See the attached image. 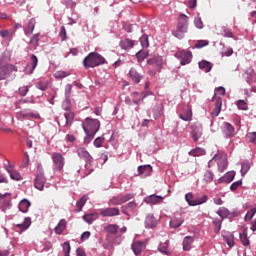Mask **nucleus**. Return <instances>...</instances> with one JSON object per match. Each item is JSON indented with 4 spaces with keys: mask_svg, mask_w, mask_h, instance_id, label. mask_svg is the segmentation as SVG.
<instances>
[{
    "mask_svg": "<svg viewBox=\"0 0 256 256\" xmlns=\"http://www.w3.org/2000/svg\"><path fill=\"white\" fill-rule=\"evenodd\" d=\"M140 43L144 49H147V47H149V36H147V34L142 35Z\"/></svg>",
    "mask_w": 256,
    "mask_h": 256,
    "instance_id": "obj_55",
    "label": "nucleus"
},
{
    "mask_svg": "<svg viewBox=\"0 0 256 256\" xmlns=\"http://www.w3.org/2000/svg\"><path fill=\"white\" fill-rule=\"evenodd\" d=\"M131 81H133V83H136V84H139L141 83V80L143 79V74L139 73V71H137V69L135 68H131L129 70V73H128Z\"/></svg>",
    "mask_w": 256,
    "mask_h": 256,
    "instance_id": "obj_20",
    "label": "nucleus"
},
{
    "mask_svg": "<svg viewBox=\"0 0 256 256\" xmlns=\"http://www.w3.org/2000/svg\"><path fill=\"white\" fill-rule=\"evenodd\" d=\"M86 133V136L84 137V145H89V143H91V141H93V139L95 138V135H97V133L95 132H88V131H84Z\"/></svg>",
    "mask_w": 256,
    "mask_h": 256,
    "instance_id": "obj_48",
    "label": "nucleus"
},
{
    "mask_svg": "<svg viewBox=\"0 0 256 256\" xmlns=\"http://www.w3.org/2000/svg\"><path fill=\"white\" fill-rule=\"evenodd\" d=\"M52 163H53V170L56 173H61L63 171V167H65V157L63 154L59 152H54L51 155Z\"/></svg>",
    "mask_w": 256,
    "mask_h": 256,
    "instance_id": "obj_4",
    "label": "nucleus"
},
{
    "mask_svg": "<svg viewBox=\"0 0 256 256\" xmlns=\"http://www.w3.org/2000/svg\"><path fill=\"white\" fill-rule=\"evenodd\" d=\"M145 225L148 229H153V227H157V219L152 214L146 216Z\"/></svg>",
    "mask_w": 256,
    "mask_h": 256,
    "instance_id": "obj_35",
    "label": "nucleus"
},
{
    "mask_svg": "<svg viewBox=\"0 0 256 256\" xmlns=\"http://www.w3.org/2000/svg\"><path fill=\"white\" fill-rule=\"evenodd\" d=\"M45 183H47L45 174H43V172L38 173L34 180V186L38 189V191H43V189H45Z\"/></svg>",
    "mask_w": 256,
    "mask_h": 256,
    "instance_id": "obj_17",
    "label": "nucleus"
},
{
    "mask_svg": "<svg viewBox=\"0 0 256 256\" xmlns=\"http://www.w3.org/2000/svg\"><path fill=\"white\" fill-rule=\"evenodd\" d=\"M101 217H119L121 211L117 207H108L100 209L99 211Z\"/></svg>",
    "mask_w": 256,
    "mask_h": 256,
    "instance_id": "obj_13",
    "label": "nucleus"
},
{
    "mask_svg": "<svg viewBox=\"0 0 256 256\" xmlns=\"http://www.w3.org/2000/svg\"><path fill=\"white\" fill-rule=\"evenodd\" d=\"M147 63L148 65H153L154 67H161V65H163V57L154 55L147 60Z\"/></svg>",
    "mask_w": 256,
    "mask_h": 256,
    "instance_id": "obj_28",
    "label": "nucleus"
},
{
    "mask_svg": "<svg viewBox=\"0 0 256 256\" xmlns=\"http://www.w3.org/2000/svg\"><path fill=\"white\" fill-rule=\"evenodd\" d=\"M225 88L223 86H220L218 88L215 89V95H220L221 97H225ZM214 97L212 98V101H215V99H217V97Z\"/></svg>",
    "mask_w": 256,
    "mask_h": 256,
    "instance_id": "obj_56",
    "label": "nucleus"
},
{
    "mask_svg": "<svg viewBox=\"0 0 256 256\" xmlns=\"http://www.w3.org/2000/svg\"><path fill=\"white\" fill-rule=\"evenodd\" d=\"M190 133L194 143H197L203 135V125L201 124H192L190 127Z\"/></svg>",
    "mask_w": 256,
    "mask_h": 256,
    "instance_id": "obj_9",
    "label": "nucleus"
},
{
    "mask_svg": "<svg viewBox=\"0 0 256 256\" xmlns=\"http://www.w3.org/2000/svg\"><path fill=\"white\" fill-rule=\"evenodd\" d=\"M183 223H185V219L183 217L174 216L170 219L169 225L171 229H179Z\"/></svg>",
    "mask_w": 256,
    "mask_h": 256,
    "instance_id": "obj_25",
    "label": "nucleus"
},
{
    "mask_svg": "<svg viewBox=\"0 0 256 256\" xmlns=\"http://www.w3.org/2000/svg\"><path fill=\"white\" fill-rule=\"evenodd\" d=\"M188 29H189V17H187V15L185 14H181L178 18L177 29L172 32V35H174L176 39H183Z\"/></svg>",
    "mask_w": 256,
    "mask_h": 256,
    "instance_id": "obj_3",
    "label": "nucleus"
},
{
    "mask_svg": "<svg viewBox=\"0 0 256 256\" xmlns=\"http://www.w3.org/2000/svg\"><path fill=\"white\" fill-rule=\"evenodd\" d=\"M223 239L228 247H235V236L233 234L223 235Z\"/></svg>",
    "mask_w": 256,
    "mask_h": 256,
    "instance_id": "obj_41",
    "label": "nucleus"
},
{
    "mask_svg": "<svg viewBox=\"0 0 256 256\" xmlns=\"http://www.w3.org/2000/svg\"><path fill=\"white\" fill-rule=\"evenodd\" d=\"M239 237L244 247H249L251 245V242L249 241V237L247 236V230H245L243 233H240Z\"/></svg>",
    "mask_w": 256,
    "mask_h": 256,
    "instance_id": "obj_40",
    "label": "nucleus"
},
{
    "mask_svg": "<svg viewBox=\"0 0 256 256\" xmlns=\"http://www.w3.org/2000/svg\"><path fill=\"white\" fill-rule=\"evenodd\" d=\"M207 201H209L207 194L196 193L194 195V207H196V205H203V203H207Z\"/></svg>",
    "mask_w": 256,
    "mask_h": 256,
    "instance_id": "obj_27",
    "label": "nucleus"
},
{
    "mask_svg": "<svg viewBox=\"0 0 256 256\" xmlns=\"http://www.w3.org/2000/svg\"><path fill=\"white\" fill-rule=\"evenodd\" d=\"M154 119H159L163 115V104H158L153 109Z\"/></svg>",
    "mask_w": 256,
    "mask_h": 256,
    "instance_id": "obj_45",
    "label": "nucleus"
},
{
    "mask_svg": "<svg viewBox=\"0 0 256 256\" xmlns=\"http://www.w3.org/2000/svg\"><path fill=\"white\" fill-rule=\"evenodd\" d=\"M72 170L74 173H77V175L81 178V179H85V177H89V175H91L93 168H89V164H85L84 169L81 168L80 165L75 164L72 167Z\"/></svg>",
    "mask_w": 256,
    "mask_h": 256,
    "instance_id": "obj_8",
    "label": "nucleus"
},
{
    "mask_svg": "<svg viewBox=\"0 0 256 256\" xmlns=\"http://www.w3.org/2000/svg\"><path fill=\"white\" fill-rule=\"evenodd\" d=\"M104 231L106 232L107 241V243L103 245L104 249H109V247H113L114 245H121V236L113 238V235H117V233H119V225L108 224L104 227Z\"/></svg>",
    "mask_w": 256,
    "mask_h": 256,
    "instance_id": "obj_1",
    "label": "nucleus"
},
{
    "mask_svg": "<svg viewBox=\"0 0 256 256\" xmlns=\"http://www.w3.org/2000/svg\"><path fill=\"white\" fill-rule=\"evenodd\" d=\"M83 131H88L90 133H97L101 128V122L97 119L86 118L82 123Z\"/></svg>",
    "mask_w": 256,
    "mask_h": 256,
    "instance_id": "obj_5",
    "label": "nucleus"
},
{
    "mask_svg": "<svg viewBox=\"0 0 256 256\" xmlns=\"http://www.w3.org/2000/svg\"><path fill=\"white\" fill-rule=\"evenodd\" d=\"M222 135L225 139L235 137V127L229 122H224L221 126Z\"/></svg>",
    "mask_w": 256,
    "mask_h": 256,
    "instance_id": "obj_10",
    "label": "nucleus"
},
{
    "mask_svg": "<svg viewBox=\"0 0 256 256\" xmlns=\"http://www.w3.org/2000/svg\"><path fill=\"white\" fill-rule=\"evenodd\" d=\"M7 171L13 181H23V177H21V174L16 170L7 169Z\"/></svg>",
    "mask_w": 256,
    "mask_h": 256,
    "instance_id": "obj_43",
    "label": "nucleus"
},
{
    "mask_svg": "<svg viewBox=\"0 0 256 256\" xmlns=\"http://www.w3.org/2000/svg\"><path fill=\"white\" fill-rule=\"evenodd\" d=\"M63 109L67 112L64 113V117L60 119L58 125H63V127H67V125H71V123H73V120L75 119V113L69 111V106L63 105Z\"/></svg>",
    "mask_w": 256,
    "mask_h": 256,
    "instance_id": "obj_7",
    "label": "nucleus"
},
{
    "mask_svg": "<svg viewBox=\"0 0 256 256\" xmlns=\"http://www.w3.org/2000/svg\"><path fill=\"white\" fill-rule=\"evenodd\" d=\"M29 207H31V202L27 199H23L18 204V209L22 213H27L29 211Z\"/></svg>",
    "mask_w": 256,
    "mask_h": 256,
    "instance_id": "obj_37",
    "label": "nucleus"
},
{
    "mask_svg": "<svg viewBox=\"0 0 256 256\" xmlns=\"http://www.w3.org/2000/svg\"><path fill=\"white\" fill-rule=\"evenodd\" d=\"M179 117L182 119V121H191L193 119V112L191 111V107H183L182 111L179 113Z\"/></svg>",
    "mask_w": 256,
    "mask_h": 256,
    "instance_id": "obj_19",
    "label": "nucleus"
},
{
    "mask_svg": "<svg viewBox=\"0 0 256 256\" xmlns=\"http://www.w3.org/2000/svg\"><path fill=\"white\" fill-rule=\"evenodd\" d=\"M217 215H219V217H221V219H225V217H227V215H229V209L222 207L219 208V210L217 211Z\"/></svg>",
    "mask_w": 256,
    "mask_h": 256,
    "instance_id": "obj_58",
    "label": "nucleus"
},
{
    "mask_svg": "<svg viewBox=\"0 0 256 256\" xmlns=\"http://www.w3.org/2000/svg\"><path fill=\"white\" fill-rule=\"evenodd\" d=\"M13 71H17V68L0 67V81H5Z\"/></svg>",
    "mask_w": 256,
    "mask_h": 256,
    "instance_id": "obj_29",
    "label": "nucleus"
},
{
    "mask_svg": "<svg viewBox=\"0 0 256 256\" xmlns=\"http://www.w3.org/2000/svg\"><path fill=\"white\" fill-rule=\"evenodd\" d=\"M185 201L190 205V207H195V195L192 192H189L185 195Z\"/></svg>",
    "mask_w": 256,
    "mask_h": 256,
    "instance_id": "obj_47",
    "label": "nucleus"
},
{
    "mask_svg": "<svg viewBox=\"0 0 256 256\" xmlns=\"http://www.w3.org/2000/svg\"><path fill=\"white\" fill-rule=\"evenodd\" d=\"M193 241H194L193 237H191V236H186V237L184 238V240H183V243H182V245H183V250H184V251H191V245H193Z\"/></svg>",
    "mask_w": 256,
    "mask_h": 256,
    "instance_id": "obj_38",
    "label": "nucleus"
},
{
    "mask_svg": "<svg viewBox=\"0 0 256 256\" xmlns=\"http://www.w3.org/2000/svg\"><path fill=\"white\" fill-rule=\"evenodd\" d=\"M145 247L146 245H145V242L143 241H135L131 245V249L135 255H141Z\"/></svg>",
    "mask_w": 256,
    "mask_h": 256,
    "instance_id": "obj_22",
    "label": "nucleus"
},
{
    "mask_svg": "<svg viewBox=\"0 0 256 256\" xmlns=\"http://www.w3.org/2000/svg\"><path fill=\"white\" fill-rule=\"evenodd\" d=\"M119 46L121 47V49H125L127 51V50L133 49V47H135V41H133L129 38H125L120 41Z\"/></svg>",
    "mask_w": 256,
    "mask_h": 256,
    "instance_id": "obj_30",
    "label": "nucleus"
},
{
    "mask_svg": "<svg viewBox=\"0 0 256 256\" xmlns=\"http://www.w3.org/2000/svg\"><path fill=\"white\" fill-rule=\"evenodd\" d=\"M255 214H256V208H253V209L249 210L247 212V214L245 215L244 220L245 221H251L253 219V217H255Z\"/></svg>",
    "mask_w": 256,
    "mask_h": 256,
    "instance_id": "obj_60",
    "label": "nucleus"
},
{
    "mask_svg": "<svg viewBox=\"0 0 256 256\" xmlns=\"http://www.w3.org/2000/svg\"><path fill=\"white\" fill-rule=\"evenodd\" d=\"M87 203V197L83 196L79 201H77L76 203V213H79V211L83 210V207H85V204Z\"/></svg>",
    "mask_w": 256,
    "mask_h": 256,
    "instance_id": "obj_50",
    "label": "nucleus"
},
{
    "mask_svg": "<svg viewBox=\"0 0 256 256\" xmlns=\"http://www.w3.org/2000/svg\"><path fill=\"white\" fill-rule=\"evenodd\" d=\"M214 159H216V161H217L218 171H220V173H223L229 165V163L227 162V157L215 156Z\"/></svg>",
    "mask_w": 256,
    "mask_h": 256,
    "instance_id": "obj_23",
    "label": "nucleus"
},
{
    "mask_svg": "<svg viewBox=\"0 0 256 256\" xmlns=\"http://www.w3.org/2000/svg\"><path fill=\"white\" fill-rule=\"evenodd\" d=\"M121 211L124 215H127V217H131V214L137 211V203H135V201L129 202L121 207Z\"/></svg>",
    "mask_w": 256,
    "mask_h": 256,
    "instance_id": "obj_18",
    "label": "nucleus"
},
{
    "mask_svg": "<svg viewBox=\"0 0 256 256\" xmlns=\"http://www.w3.org/2000/svg\"><path fill=\"white\" fill-rule=\"evenodd\" d=\"M158 251L162 253L163 255H169V244L167 243H162L158 247Z\"/></svg>",
    "mask_w": 256,
    "mask_h": 256,
    "instance_id": "obj_54",
    "label": "nucleus"
},
{
    "mask_svg": "<svg viewBox=\"0 0 256 256\" xmlns=\"http://www.w3.org/2000/svg\"><path fill=\"white\" fill-rule=\"evenodd\" d=\"M135 197L133 193L121 194L122 204L127 203V201H131Z\"/></svg>",
    "mask_w": 256,
    "mask_h": 256,
    "instance_id": "obj_59",
    "label": "nucleus"
},
{
    "mask_svg": "<svg viewBox=\"0 0 256 256\" xmlns=\"http://www.w3.org/2000/svg\"><path fill=\"white\" fill-rule=\"evenodd\" d=\"M77 154L80 159H84L86 164L93 163V156L87 151L85 147H80L77 149Z\"/></svg>",
    "mask_w": 256,
    "mask_h": 256,
    "instance_id": "obj_16",
    "label": "nucleus"
},
{
    "mask_svg": "<svg viewBox=\"0 0 256 256\" xmlns=\"http://www.w3.org/2000/svg\"><path fill=\"white\" fill-rule=\"evenodd\" d=\"M10 61H11V52L4 51L2 55H0V67L15 69V66L13 64H9Z\"/></svg>",
    "mask_w": 256,
    "mask_h": 256,
    "instance_id": "obj_14",
    "label": "nucleus"
},
{
    "mask_svg": "<svg viewBox=\"0 0 256 256\" xmlns=\"http://www.w3.org/2000/svg\"><path fill=\"white\" fill-rule=\"evenodd\" d=\"M109 205H123V200L121 198V194L117 195V196H113L109 201H108Z\"/></svg>",
    "mask_w": 256,
    "mask_h": 256,
    "instance_id": "obj_44",
    "label": "nucleus"
},
{
    "mask_svg": "<svg viewBox=\"0 0 256 256\" xmlns=\"http://www.w3.org/2000/svg\"><path fill=\"white\" fill-rule=\"evenodd\" d=\"M11 193H0V208L2 211H5L6 209H11Z\"/></svg>",
    "mask_w": 256,
    "mask_h": 256,
    "instance_id": "obj_15",
    "label": "nucleus"
},
{
    "mask_svg": "<svg viewBox=\"0 0 256 256\" xmlns=\"http://www.w3.org/2000/svg\"><path fill=\"white\" fill-rule=\"evenodd\" d=\"M205 153V149L199 147L189 151V155L192 157H201V155H205Z\"/></svg>",
    "mask_w": 256,
    "mask_h": 256,
    "instance_id": "obj_42",
    "label": "nucleus"
},
{
    "mask_svg": "<svg viewBox=\"0 0 256 256\" xmlns=\"http://www.w3.org/2000/svg\"><path fill=\"white\" fill-rule=\"evenodd\" d=\"M33 31H35V18L30 19L28 24L24 26V33L27 37L33 35Z\"/></svg>",
    "mask_w": 256,
    "mask_h": 256,
    "instance_id": "obj_32",
    "label": "nucleus"
},
{
    "mask_svg": "<svg viewBox=\"0 0 256 256\" xmlns=\"http://www.w3.org/2000/svg\"><path fill=\"white\" fill-rule=\"evenodd\" d=\"M67 229V220L61 219L57 226L54 228L56 235H63V232Z\"/></svg>",
    "mask_w": 256,
    "mask_h": 256,
    "instance_id": "obj_33",
    "label": "nucleus"
},
{
    "mask_svg": "<svg viewBox=\"0 0 256 256\" xmlns=\"http://www.w3.org/2000/svg\"><path fill=\"white\" fill-rule=\"evenodd\" d=\"M59 37L61 38V41H67V29L65 26L60 28Z\"/></svg>",
    "mask_w": 256,
    "mask_h": 256,
    "instance_id": "obj_62",
    "label": "nucleus"
},
{
    "mask_svg": "<svg viewBox=\"0 0 256 256\" xmlns=\"http://www.w3.org/2000/svg\"><path fill=\"white\" fill-rule=\"evenodd\" d=\"M175 57H177V59H181L180 65H189V63H191L193 59V54L191 53V51L183 50V51L177 52L175 54Z\"/></svg>",
    "mask_w": 256,
    "mask_h": 256,
    "instance_id": "obj_11",
    "label": "nucleus"
},
{
    "mask_svg": "<svg viewBox=\"0 0 256 256\" xmlns=\"http://www.w3.org/2000/svg\"><path fill=\"white\" fill-rule=\"evenodd\" d=\"M161 201H163V196L155 194L144 198V203H147V205H158V203H161Z\"/></svg>",
    "mask_w": 256,
    "mask_h": 256,
    "instance_id": "obj_24",
    "label": "nucleus"
},
{
    "mask_svg": "<svg viewBox=\"0 0 256 256\" xmlns=\"http://www.w3.org/2000/svg\"><path fill=\"white\" fill-rule=\"evenodd\" d=\"M17 119L19 121H25L29 119H41V115H39V112L33 111L31 109H24L21 110L16 114Z\"/></svg>",
    "mask_w": 256,
    "mask_h": 256,
    "instance_id": "obj_6",
    "label": "nucleus"
},
{
    "mask_svg": "<svg viewBox=\"0 0 256 256\" xmlns=\"http://www.w3.org/2000/svg\"><path fill=\"white\" fill-rule=\"evenodd\" d=\"M249 169H251V165L249 164V161H245L244 163H242V166H241L242 177H244V175H247Z\"/></svg>",
    "mask_w": 256,
    "mask_h": 256,
    "instance_id": "obj_53",
    "label": "nucleus"
},
{
    "mask_svg": "<svg viewBox=\"0 0 256 256\" xmlns=\"http://www.w3.org/2000/svg\"><path fill=\"white\" fill-rule=\"evenodd\" d=\"M55 79H65V77H69V72L65 71H57L54 74Z\"/></svg>",
    "mask_w": 256,
    "mask_h": 256,
    "instance_id": "obj_61",
    "label": "nucleus"
},
{
    "mask_svg": "<svg viewBox=\"0 0 256 256\" xmlns=\"http://www.w3.org/2000/svg\"><path fill=\"white\" fill-rule=\"evenodd\" d=\"M221 107H223V98L216 97L215 98V107L211 113L212 117H219V113H221Z\"/></svg>",
    "mask_w": 256,
    "mask_h": 256,
    "instance_id": "obj_26",
    "label": "nucleus"
},
{
    "mask_svg": "<svg viewBox=\"0 0 256 256\" xmlns=\"http://www.w3.org/2000/svg\"><path fill=\"white\" fill-rule=\"evenodd\" d=\"M36 87L40 90V91H47V88L49 87V81H43L40 80L36 83Z\"/></svg>",
    "mask_w": 256,
    "mask_h": 256,
    "instance_id": "obj_51",
    "label": "nucleus"
},
{
    "mask_svg": "<svg viewBox=\"0 0 256 256\" xmlns=\"http://www.w3.org/2000/svg\"><path fill=\"white\" fill-rule=\"evenodd\" d=\"M31 45L34 47H39V33L34 34L30 40Z\"/></svg>",
    "mask_w": 256,
    "mask_h": 256,
    "instance_id": "obj_64",
    "label": "nucleus"
},
{
    "mask_svg": "<svg viewBox=\"0 0 256 256\" xmlns=\"http://www.w3.org/2000/svg\"><path fill=\"white\" fill-rule=\"evenodd\" d=\"M198 67L205 71V73H209L213 69V64L207 60H202L198 63Z\"/></svg>",
    "mask_w": 256,
    "mask_h": 256,
    "instance_id": "obj_36",
    "label": "nucleus"
},
{
    "mask_svg": "<svg viewBox=\"0 0 256 256\" xmlns=\"http://www.w3.org/2000/svg\"><path fill=\"white\" fill-rule=\"evenodd\" d=\"M37 65H39V58H37L35 54H32L30 57V63L24 68L26 75H33V71L37 69Z\"/></svg>",
    "mask_w": 256,
    "mask_h": 256,
    "instance_id": "obj_12",
    "label": "nucleus"
},
{
    "mask_svg": "<svg viewBox=\"0 0 256 256\" xmlns=\"http://www.w3.org/2000/svg\"><path fill=\"white\" fill-rule=\"evenodd\" d=\"M235 179V171L227 172L224 176L218 179V183H231Z\"/></svg>",
    "mask_w": 256,
    "mask_h": 256,
    "instance_id": "obj_34",
    "label": "nucleus"
},
{
    "mask_svg": "<svg viewBox=\"0 0 256 256\" xmlns=\"http://www.w3.org/2000/svg\"><path fill=\"white\" fill-rule=\"evenodd\" d=\"M222 35H223V37H227V38H231V39H233V37H234L233 32L225 26L222 27Z\"/></svg>",
    "mask_w": 256,
    "mask_h": 256,
    "instance_id": "obj_57",
    "label": "nucleus"
},
{
    "mask_svg": "<svg viewBox=\"0 0 256 256\" xmlns=\"http://www.w3.org/2000/svg\"><path fill=\"white\" fill-rule=\"evenodd\" d=\"M246 139L249 143H256V132H250L246 135Z\"/></svg>",
    "mask_w": 256,
    "mask_h": 256,
    "instance_id": "obj_63",
    "label": "nucleus"
},
{
    "mask_svg": "<svg viewBox=\"0 0 256 256\" xmlns=\"http://www.w3.org/2000/svg\"><path fill=\"white\" fill-rule=\"evenodd\" d=\"M149 57V53L145 50H140L139 52L136 53V58L138 63H142V61H145Z\"/></svg>",
    "mask_w": 256,
    "mask_h": 256,
    "instance_id": "obj_46",
    "label": "nucleus"
},
{
    "mask_svg": "<svg viewBox=\"0 0 256 256\" xmlns=\"http://www.w3.org/2000/svg\"><path fill=\"white\" fill-rule=\"evenodd\" d=\"M107 60L101 54L97 52L89 53L83 60L84 69H95L101 65H105Z\"/></svg>",
    "mask_w": 256,
    "mask_h": 256,
    "instance_id": "obj_2",
    "label": "nucleus"
},
{
    "mask_svg": "<svg viewBox=\"0 0 256 256\" xmlns=\"http://www.w3.org/2000/svg\"><path fill=\"white\" fill-rule=\"evenodd\" d=\"M153 173V167L151 165H142L138 167V175L145 179V177H149Z\"/></svg>",
    "mask_w": 256,
    "mask_h": 256,
    "instance_id": "obj_21",
    "label": "nucleus"
},
{
    "mask_svg": "<svg viewBox=\"0 0 256 256\" xmlns=\"http://www.w3.org/2000/svg\"><path fill=\"white\" fill-rule=\"evenodd\" d=\"M86 133V136L84 137V145H89V143H91V141H93V139L95 138V135H97V133L95 132H88V131H84Z\"/></svg>",
    "mask_w": 256,
    "mask_h": 256,
    "instance_id": "obj_49",
    "label": "nucleus"
},
{
    "mask_svg": "<svg viewBox=\"0 0 256 256\" xmlns=\"http://www.w3.org/2000/svg\"><path fill=\"white\" fill-rule=\"evenodd\" d=\"M17 229H20V231H27L29 227H31V218H25L24 221L20 224L16 225Z\"/></svg>",
    "mask_w": 256,
    "mask_h": 256,
    "instance_id": "obj_39",
    "label": "nucleus"
},
{
    "mask_svg": "<svg viewBox=\"0 0 256 256\" xmlns=\"http://www.w3.org/2000/svg\"><path fill=\"white\" fill-rule=\"evenodd\" d=\"M99 215H101L100 212L85 214L83 216V220L85 221V223H88L89 225H91L93 221H97V219H99Z\"/></svg>",
    "mask_w": 256,
    "mask_h": 256,
    "instance_id": "obj_31",
    "label": "nucleus"
},
{
    "mask_svg": "<svg viewBox=\"0 0 256 256\" xmlns=\"http://www.w3.org/2000/svg\"><path fill=\"white\" fill-rule=\"evenodd\" d=\"M214 177H215V175L213 174V172L207 170L204 173L203 181H205V183H211V181H213Z\"/></svg>",
    "mask_w": 256,
    "mask_h": 256,
    "instance_id": "obj_52",
    "label": "nucleus"
}]
</instances>
